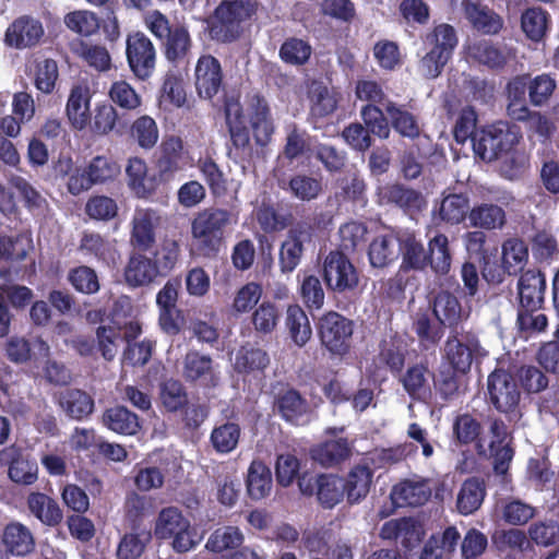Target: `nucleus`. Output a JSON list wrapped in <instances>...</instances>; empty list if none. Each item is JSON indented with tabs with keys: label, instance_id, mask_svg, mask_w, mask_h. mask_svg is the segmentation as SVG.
Listing matches in <instances>:
<instances>
[{
	"label": "nucleus",
	"instance_id": "69168bd1",
	"mask_svg": "<svg viewBox=\"0 0 559 559\" xmlns=\"http://www.w3.org/2000/svg\"><path fill=\"white\" fill-rule=\"evenodd\" d=\"M300 469L299 460L290 453L280 454L275 462V477L277 483L283 487L290 486Z\"/></svg>",
	"mask_w": 559,
	"mask_h": 559
},
{
	"label": "nucleus",
	"instance_id": "2f4dec72",
	"mask_svg": "<svg viewBox=\"0 0 559 559\" xmlns=\"http://www.w3.org/2000/svg\"><path fill=\"white\" fill-rule=\"evenodd\" d=\"M457 35L453 26L442 23L429 32L424 40L427 48L440 52L451 59L457 46Z\"/></svg>",
	"mask_w": 559,
	"mask_h": 559
},
{
	"label": "nucleus",
	"instance_id": "c85d7f7f",
	"mask_svg": "<svg viewBox=\"0 0 559 559\" xmlns=\"http://www.w3.org/2000/svg\"><path fill=\"white\" fill-rule=\"evenodd\" d=\"M273 481L270 468L261 461H252L247 475V490L254 500L270 495Z\"/></svg>",
	"mask_w": 559,
	"mask_h": 559
},
{
	"label": "nucleus",
	"instance_id": "c756f323",
	"mask_svg": "<svg viewBox=\"0 0 559 559\" xmlns=\"http://www.w3.org/2000/svg\"><path fill=\"white\" fill-rule=\"evenodd\" d=\"M285 325L293 342L301 347L311 337L312 330L306 312L298 305H290L286 310Z\"/></svg>",
	"mask_w": 559,
	"mask_h": 559
},
{
	"label": "nucleus",
	"instance_id": "58836bf2",
	"mask_svg": "<svg viewBox=\"0 0 559 559\" xmlns=\"http://www.w3.org/2000/svg\"><path fill=\"white\" fill-rule=\"evenodd\" d=\"M243 539L245 536L237 526L227 525L216 528L210 535L205 548L209 551L219 554L239 547Z\"/></svg>",
	"mask_w": 559,
	"mask_h": 559
},
{
	"label": "nucleus",
	"instance_id": "603ef678",
	"mask_svg": "<svg viewBox=\"0 0 559 559\" xmlns=\"http://www.w3.org/2000/svg\"><path fill=\"white\" fill-rule=\"evenodd\" d=\"M280 320L278 308L271 301H263L252 313L254 330L262 334L272 333Z\"/></svg>",
	"mask_w": 559,
	"mask_h": 559
},
{
	"label": "nucleus",
	"instance_id": "09e8293b",
	"mask_svg": "<svg viewBox=\"0 0 559 559\" xmlns=\"http://www.w3.org/2000/svg\"><path fill=\"white\" fill-rule=\"evenodd\" d=\"M521 27L525 35L534 40H540L547 29V14L539 8H530L522 13Z\"/></svg>",
	"mask_w": 559,
	"mask_h": 559
},
{
	"label": "nucleus",
	"instance_id": "a878e982",
	"mask_svg": "<svg viewBox=\"0 0 559 559\" xmlns=\"http://www.w3.org/2000/svg\"><path fill=\"white\" fill-rule=\"evenodd\" d=\"M400 254V241L393 235L376 237L369 246L368 257L373 267H384Z\"/></svg>",
	"mask_w": 559,
	"mask_h": 559
},
{
	"label": "nucleus",
	"instance_id": "bb28decb",
	"mask_svg": "<svg viewBox=\"0 0 559 559\" xmlns=\"http://www.w3.org/2000/svg\"><path fill=\"white\" fill-rule=\"evenodd\" d=\"M59 404L61 408L74 419H82L94 409L93 399L78 388H68L60 394Z\"/></svg>",
	"mask_w": 559,
	"mask_h": 559
},
{
	"label": "nucleus",
	"instance_id": "cd10ccee",
	"mask_svg": "<svg viewBox=\"0 0 559 559\" xmlns=\"http://www.w3.org/2000/svg\"><path fill=\"white\" fill-rule=\"evenodd\" d=\"M152 540V532L146 528L134 527L126 533L117 547L118 559H138Z\"/></svg>",
	"mask_w": 559,
	"mask_h": 559
},
{
	"label": "nucleus",
	"instance_id": "5701e85b",
	"mask_svg": "<svg viewBox=\"0 0 559 559\" xmlns=\"http://www.w3.org/2000/svg\"><path fill=\"white\" fill-rule=\"evenodd\" d=\"M29 512L43 524L55 526L62 521L63 514L59 504L41 492H31L27 497Z\"/></svg>",
	"mask_w": 559,
	"mask_h": 559
},
{
	"label": "nucleus",
	"instance_id": "4c0bfd02",
	"mask_svg": "<svg viewBox=\"0 0 559 559\" xmlns=\"http://www.w3.org/2000/svg\"><path fill=\"white\" fill-rule=\"evenodd\" d=\"M157 274V265L144 255H133L124 271L126 281L131 286L151 283Z\"/></svg>",
	"mask_w": 559,
	"mask_h": 559
},
{
	"label": "nucleus",
	"instance_id": "aec40b11",
	"mask_svg": "<svg viewBox=\"0 0 559 559\" xmlns=\"http://www.w3.org/2000/svg\"><path fill=\"white\" fill-rule=\"evenodd\" d=\"M248 115L257 143L265 145L273 133V123L270 119L265 99L259 95L251 96L248 105Z\"/></svg>",
	"mask_w": 559,
	"mask_h": 559
},
{
	"label": "nucleus",
	"instance_id": "8fccbe9b",
	"mask_svg": "<svg viewBox=\"0 0 559 559\" xmlns=\"http://www.w3.org/2000/svg\"><path fill=\"white\" fill-rule=\"evenodd\" d=\"M111 102L124 110H135L141 106L139 93L126 81H116L109 88Z\"/></svg>",
	"mask_w": 559,
	"mask_h": 559
},
{
	"label": "nucleus",
	"instance_id": "a18cd8bd",
	"mask_svg": "<svg viewBox=\"0 0 559 559\" xmlns=\"http://www.w3.org/2000/svg\"><path fill=\"white\" fill-rule=\"evenodd\" d=\"M131 138L144 150L155 146L158 141V128L155 120L150 116H141L131 126Z\"/></svg>",
	"mask_w": 559,
	"mask_h": 559
},
{
	"label": "nucleus",
	"instance_id": "bf43d9fd",
	"mask_svg": "<svg viewBox=\"0 0 559 559\" xmlns=\"http://www.w3.org/2000/svg\"><path fill=\"white\" fill-rule=\"evenodd\" d=\"M86 171L93 185L114 179L120 173L119 165L105 156H96L88 164Z\"/></svg>",
	"mask_w": 559,
	"mask_h": 559
},
{
	"label": "nucleus",
	"instance_id": "dca6fc26",
	"mask_svg": "<svg viewBox=\"0 0 559 559\" xmlns=\"http://www.w3.org/2000/svg\"><path fill=\"white\" fill-rule=\"evenodd\" d=\"M546 278L536 270H527L518 281V296L523 309L539 310L544 304Z\"/></svg>",
	"mask_w": 559,
	"mask_h": 559
},
{
	"label": "nucleus",
	"instance_id": "c03bdc74",
	"mask_svg": "<svg viewBox=\"0 0 559 559\" xmlns=\"http://www.w3.org/2000/svg\"><path fill=\"white\" fill-rule=\"evenodd\" d=\"M385 111L392 121L393 128L403 136L415 138L419 134V127L415 117L393 102L385 103Z\"/></svg>",
	"mask_w": 559,
	"mask_h": 559
},
{
	"label": "nucleus",
	"instance_id": "473e14b6",
	"mask_svg": "<svg viewBox=\"0 0 559 559\" xmlns=\"http://www.w3.org/2000/svg\"><path fill=\"white\" fill-rule=\"evenodd\" d=\"M485 498V487L477 478L465 480L457 493L456 508L463 515L474 513L479 509Z\"/></svg>",
	"mask_w": 559,
	"mask_h": 559
},
{
	"label": "nucleus",
	"instance_id": "de8ad7c7",
	"mask_svg": "<svg viewBox=\"0 0 559 559\" xmlns=\"http://www.w3.org/2000/svg\"><path fill=\"white\" fill-rule=\"evenodd\" d=\"M64 24L69 29L82 36H91L99 28L97 15L87 10H78L68 13L64 16Z\"/></svg>",
	"mask_w": 559,
	"mask_h": 559
},
{
	"label": "nucleus",
	"instance_id": "680f3d73",
	"mask_svg": "<svg viewBox=\"0 0 559 559\" xmlns=\"http://www.w3.org/2000/svg\"><path fill=\"white\" fill-rule=\"evenodd\" d=\"M117 118V111L111 105L99 104L94 109V116L93 118L91 117L88 127L92 132L105 135L114 130Z\"/></svg>",
	"mask_w": 559,
	"mask_h": 559
},
{
	"label": "nucleus",
	"instance_id": "774afa93",
	"mask_svg": "<svg viewBox=\"0 0 559 559\" xmlns=\"http://www.w3.org/2000/svg\"><path fill=\"white\" fill-rule=\"evenodd\" d=\"M531 539L539 546L548 547L559 540V524L556 521H539L528 528Z\"/></svg>",
	"mask_w": 559,
	"mask_h": 559
},
{
	"label": "nucleus",
	"instance_id": "ea45409f",
	"mask_svg": "<svg viewBox=\"0 0 559 559\" xmlns=\"http://www.w3.org/2000/svg\"><path fill=\"white\" fill-rule=\"evenodd\" d=\"M428 249V264L436 273L447 274L452 261L448 237L444 234H437L429 240Z\"/></svg>",
	"mask_w": 559,
	"mask_h": 559
},
{
	"label": "nucleus",
	"instance_id": "423d86ee",
	"mask_svg": "<svg viewBox=\"0 0 559 559\" xmlns=\"http://www.w3.org/2000/svg\"><path fill=\"white\" fill-rule=\"evenodd\" d=\"M127 59L131 71L141 80L153 73L156 51L151 39L143 33H134L127 38Z\"/></svg>",
	"mask_w": 559,
	"mask_h": 559
},
{
	"label": "nucleus",
	"instance_id": "f3484780",
	"mask_svg": "<svg viewBox=\"0 0 559 559\" xmlns=\"http://www.w3.org/2000/svg\"><path fill=\"white\" fill-rule=\"evenodd\" d=\"M431 496V488L426 479H405L395 485L390 493L394 507L421 506Z\"/></svg>",
	"mask_w": 559,
	"mask_h": 559
},
{
	"label": "nucleus",
	"instance_id": "f704fd0d",
	"mask_svg": "<svg viewBox=\"0 0 559 559\" xmlns=\"http://www.w3.org/2000/svg\"><path fill=\"white\" fill-rule=\"evenodd\" d=\"M103 421L108 429L122 435H135L140 428L138 416L122 406L108 408Z\"/></svg>",
	"mask_w": 559,
	"mask_h": 559
},
{
	"label": "nucleus",
	"instance_id": "c9c22d12",
	"mask_svg": "<svg viewBox=\"0 0 559 559\" xmlns=\"http://www.w3.org/2000/svg\"><path fill=\"white\" fill-rule=\"evenodd\" d=\"M433 313L441 324L452 326L464 318V311L455 296L440 292L433 300Z\"/></svg>",
	"mask_w": 559,
	"mask_h": 559
},
{
	"label": "nucleus",
	"instance_id": "e2e57ef3",
	"mask_svg": "<svg viewBox=\"0 0 559 559\" xmlns=\"http://www.w3.org/2000/svg\"><path fill=\"white\" fill-rule=\"evenodd\" d=\"M212 360L209 356L191 352L186 355L183 364V374L189 381L205 379L211 374Z\"/></svg>",
	"mask_w": 559,
	"mask_h": 559
},
{
	"label": "nucleus",
	"instance_id": "6e6d98bb",
	"mask_svg": "<svg viewBox=\"0 0 559 559\" xmlns=\"http://www.w3.org/2000/svg\"><path fill=\"white\" fill-rule=\"evenodd\" d=\"M503 264L509 273L521 270L528 258L526 245L520 239H509L503 243Z\"/></svg>",
	"mask_w": 559,
	"mask_h": 559
},
{
	"label": "nucleus",
	"instance_id": "f8f14e48",
	"mask_svg": "<svg viewBox=\"0 0 559 559\" xmlns=\"http://www.w3.org/2000/svg\"><path fill=\"white\" fill-rule=\"evenodd\" d=\"M222 83L221 62L212 55H202L194 69V85L199 96L211 99L219 92Z\"/></svg>",
	"mask_w": 559,
	"mask_h": 559
},
{
	"label": "nucleus",
	"instance_id": "9b49d317",
	"mask_svg": "<svg viewBox=\"0 0 559 559\" xmlns=\"http://www.w3.org/2000/svg\"><path fill=\"white\" fill-rule=\"evenodd\" d=\"M312 238V228L307 223H299L289 229L280 250V265L283 273L293 272L300 263L306 243Z\"/></svg>",
	"mask_w": 559,
	"mask_h": 559
},
{
	"label": "nucleus",
	"instance_id": "49530a36",
	"mask_svg": "<svg viewBox=\"0 0 559 559\" xmlns=\"http://www.w3.org/2000/svg\"><path fill=\"white\" fill-rule=\"evenodd\" d=\"M239 438V426L234 423H227L213 429L211 433V443L216 452L226 454L236 449Z\"/></svg>",
	"mask_w": 559,
	"mask_h": 559
},
{
	"label": "nucleus",
	"instance_id": "72a5a7b5",
	"mask_svg": "<svg viewBox=\"0 0 559 559\" xmlns=\"http://www.w3.org/2000/svg\"><path fill=\"white\" fill-rule=\"evenodd\" d=\"M9 183L22 198L28 211L37 215L45 212L47 209L46 199L26 178L12 174L9 177Z\"/></svg>",
	"mask_w": 559,
	"mask_h": 559
},
{
	"label": "nucleus",
	"instance_id": "e433bc0d",
	"mask_svg": "<svg viewBox=\"0 0 559 559\" xmlns=\"http://www.w3.org/2000/svg\"><path fill=\"white\" fill-rule=\"evenodd\" d=\"M192 47V39L185 25H176L166 37L165 56L171 62L182 61L187 58Z\"/></svg>",
	"mask_w": 559,
	"mask_h": 559
},
{
	"label": "nucleus",
	"instance_id": "39448f33",
	"mask_svg": "<svg viewBox=\"0 0 559 559\" xmlns=\"http://www.w3.org/2000/svg\"><path fill=\"white\" fill-rule=\"evenodd\" d=\"M298 488L304 496H317L319 503L326 509L338 504L344 497L343 479L335 475H313L305 472L298 477Z\"/></svg>",
	"mask_w": 559,
	"mask_h": 559
},
{
	"label": "nucleus",
	"instance_id": "4be33fe9",
	"mask_svg": "<svg viewBox=\"0 0 559 559\" xmlns=\"http://www.w3.org/2000/svg\"><path fill=\"white\" fill-rule=\"evenodd\" d=\"M463 5L467 20L477 31L495 35L502 29L503 20L492 10L469 0L464 1Z\"/></svg>",
	"mask_w": 559,
	"mask_h": 559
},
{
	"label": "nucleus",
	"instance_id": "a211bd4d",
	"mask_svg": "<svg viewBox=\"0 0 559 559\" xmlns=\"http://www.w3.org/2000/svg\"><path fill=\"white\" fill-rule=\"evenodd\" d=\"M405 345L402 340L392 338L389 342L384 341L381 352L380 361L385 364V367H380L376 370H369L370 381L373 384H380L388 381L386 373L399 371L404 364Z\"/></svg>",
	"mask_w": 559,
	"mask_h": 559
},
{
	"label": "nucleus",
	"instance_id": "20e7f679",
	"mask_svg": "<svg viewBox=\"0 0 559 559\" xmlns=\"http://www.w3.org/2000/svg\"><path fill=\"white\" fill-rule=\"evenodd\" d=\"M518 140L516 132L500 121L477 131L472 139V145L477 156L485 162H491L509 152Z\"/></svg>",
	"mask_w": 559,
	"mask_h": 559
},
{
	"label": "nucleus",
	"instance_id": "4d7b16f0",
	"mask_svg": "<svg viewBox=\"0 0 559 559\" xmlns=\"http://www.w3.org/2000/svg\"><path fill=\"white\" fill-rule=\"evenodd\" d=\"M360 116L369 132L381 139L389 138L390 128L388 119L380 107L376 105H366L361 108Z\"/></svg>",
	"mask_w": 559,
	"mask_h": 559
},
{
	"label": "nucleus",
	"instance_id": "6ab92c4d",
	"mask_svg": "<svg viewBox=\"0 0 559 559\" xmlns=\"http://www.w3.org/2000/svg\"><path fill=\"white\" fill-rule=\"evenodd\" d=\"M127 185L135 197L144 199L156 189L155 176H150L146 163L140 157L128 159L126 167Z\"/></svg>",
	"mask_w": 559,
	"mask_h": 559
},
{
	"label": "nucleus",
	"instance_id": "4468645a",
	"mask_svg": "<svg viewBox=\"0 0 559 559\" xmlns=\"http://www.w3.org/2000/svg\"><path fill=\"white\" fill-rule=\"evenodd\" d=\"M44 35L40 21L28 15L16 19L7 29L4 41L8 46L23 49L38 44Z\"/></svg>",
	"mask_w": 559,
	"mask_h": 559
},
{
	"label": "nucleus",
	"instance_id": "13d9d810",
	"mask_svg": "<svg viewBox=\"0 0 559 559\" xmlns=\"http://www.w3.org/2000/svg\"><path fill=\"white\" fill-rule=\"evenodd\" d=\"M98 349L106 360H111L122 343L120 328L99 326L96 331Z\"/></svg>",
	"mask_w": 559,
	"mask_h": 559
},
{
	"label": "nucleus",
	"instance_id": "412c9836",
	"mask_svg": "<svg viewBox=\"0 0 559 559\" xmlns=\"http://www.w3.org/2000/svg\"><path fill=\"white\" fill-rule=\"evenodd\" d=\"M471 211L469 199L463 193H450L442 198L439 205L433 209V216L440 222L456 225L468 217Z\"/></svg>",
	"mask_w": 559,
	"mask_h": 559
},
{
	"label": "nucleus",
	"instance_id": "0eeeda50",
	"mask_svg": "<svg viewBox=\"0 0 559 559\" xmlns=\"http://www.w3.org/2000/svg\"><path fill=\"white\" fill-rule=\"evenodd\" d=\"M323 275L328 286L338 293L354 289L358 284V274L354 265L340 251H331L325 257Z\"/></svg>",
	"mask_w": 559,
	"mask_h": 559
},
{
	"label": "nucleus",
	"instance_id": "7ed1b4c3",
	"mask_svg": "<svg viewBox=\"0 0 559 559\" xmlns=\"http://www.w3.org/2000/svg\"><path fill=\"white\" fill-rule=\"evenodd\" d=\"M230 215L225 210H209L200 213L192 222V237L195 246L204 255L218 251L223 229L229 223Z\"/></svg>",
	"mask_w": 559,
	"mask_h": 559
},
{
	"label": "nucleus",
	"instance_id": "1a4fd4ad",
	"mask_svg": "<svg viewBox=\"0 0 559 559\" xmlns=\"http://www.w3.org/2000/svg\"><path fill=\"white\" fill-rule=\"evenodd\" d=\"M468 59L490 69H501L515 58V50L507 44H495L488 39H475L465 45Z\"/></svg>",
	"mask_w": 559,
	"mask_h": 559
},
{
	"label": "nucleus",
	"instance_id": "6e6552de",
	"mask_svg": "<svg viewBox=\"0 0 559 559\" xmlns=\"http://www.w3.org/2000/svg\"><path fill=\"white\" fill-rule=\"evenodd\" d=\"M162 216L156 210L136 207L131 219L130 243L139 251H150L156 241V229Z\"/></svg>",
	"mask_w": 559,
	"mask_h": 559
},
{
	"label": "nucleus",
	"instance_id": "37998d69",
	"mask_svg": "<svg viewBox=\"0 0 559 559\" xmlns=\"http://www.w3.org/2000/svg\"><path fill=\"white\" fill-rule=\"evenodd\" d=\"M269 364L267 354L253 347H241L235 357L234 367L237 372L249 374L265 368Z\"/></svg>",
	"mask_w": 559,
	"mask_h": 559
},
{
	"label": "nucleus",
	"instance_id": "3c124183",
	"mask_svg": "<svg viewBox=\"0 0 559 559\" xmlns=\"http://www.w3.org/2000/svg\"><path fill=\"white\" fill-rule=\"evenodd\" d=\"M556 90V80L547 73L528 76V97L534 106L545 105Z\"/></svg>",
	"mask_w": 559,
	"mask_h": 559
},
{
	"label": "nucleus",
	"instance_id": "0e129e2a",
	"mask_svg": "<svg viewBox=\"0 0 559 559\" xmlns=\"http://www.w3.org/2000/svg\"><path fill=\"white\" fill-rule=\"evenodd\" d=\"M480 424L468 414L459 415L453 421V435L461 444H468L477 440L480 433Z\"/></svg>",
	"mask_w": 559,
	"mask_h": 559
},
{
	"label": "nucleus",
	"instance_id": "b1692460",
	"mask_svg": "<svg viewBox=\"0 0 559 559\" xmlns=\"http://www.w3.org/2000/svg\"><path fill=\"white\" fill-rule=\"evenodd\" d=\"M2 540L7 550L14 556H25L29 554L35 546L32 532L28 527L19 522L7 525Z\"/></svg>",
	"mask_w": 559,
	"mask_h": 559
},
{
	"label": "nucleus",
	"instance_id": "2eb2a0df",
	"mask_svg": "<svg viewBox=\"0 0 559 559\" xmlns=\"http://www.w3.org/2000/svg\"><path fill=\"white\" fill-rule=\"evenodd\" d=\"M91 91L87 85L76 84L70 90L66 105V115L71 127L82 131L91 122Z\"/></svg>",
	"mask_w": 559,
	"mask_h": 559
},
{
	"label": "nucleus",
	"instance_id": "9d476101",
	"mask_svg": "<svg viewBox=\"0 0 559 559\" xmlns=\"http://www.w3.org/2000/svg\"><path fill=\"white\" fill-rule=\"evenodd\" d=\"M352 334L350 321L336 312H329L320 321L321 342L331 353L344 354Z\"/></svg>",
	"mask_w": 559,
	"mask_h": 559
},
{
	"label": "nucleus",
	"instance_id": "f03ea898",
	"mask_svg": "<svg viewBox=\"0 0 559 559\" xmlns=\"http://www.w3.org/2000/svg\"><path fill=\"white\" fill-rule=\"evenodd\" d=\"M252 13L253 7L249 0H223L209 21L211 39L222 44L236 41L243 32V23Z\"/></svg>",
	"mask_w": 559,
	"mask_h": 559
},
{
	"label": "nucleus",
	"instance_id": "5fc2aeb1",
	"mask_svg": "<svg viewBox=\"0 0 559 559\" xmlns=\"http://www.w3.org/2000/svg\"><path fill=\"white\" fill-rule=\"evenodd\" d=\"M311 51V46L304 39L288 38L283 43L280 56L286 63L301 66L308 61Z\"/></svg>",
	"mask_w": 559,
	"mask_h": 559
},
{
	"label": "nucleus",
	"instance_id": "79ce46f5",
	"mask_svg": "<svg viewBox=\"0 0 559 559\" xmlns=\"http://www.w3.org/2000/svg\"><path fill=\"white\" fill-rule=\"evenodd\" d=\"M348 444L345 440L324 442L311 450V457L322 466H332L347 457Z\"/></svg>",
	"mask_w": 559,
	"mask_h": 559
},
{
	"label": "nucleus",
	"instance_id": "338daca9",
	"mask_svg": "<svg viewBox=\"0 0 559 559\" xmlns=\"http://www.w3.org/2000/svg\"><path fill=\"white\" fill-rule=\"evenodd\" d=\"M289 190L301 201H311L321 192V182L307 175H296L289 180Z\"/></svg>",
	"mask_w": 559,
	"mask_h": 559
},
{
	"label": "nucleus",
	"instance_id": "ddd939ff",
	"mask_svg": "<svg viewBox=\"0 0 559 559\" xmlns=\"http://www.w3.org/2000/svg\"><path fill=\"white\" fill-rule=\"evenodd\" d=\"M444 350L451 366L461 373H465L469 369L474 356L487 354L474 336H466L465 342L456 336L450 337L445 343Z\"/></svg>",
	"mask_w": 559,
	"mask_h": 559
},
{
	"label": "nucleus",
	"instance_id": "393cba45",
	"mask_svg": "<svg viewBox=\"0 0 559 559\" xmlns=\"http://www.w3.org/2000/svg\"><path fill=\"white\" fill-rule=\"evenodd\" d=\"M471 226L492 230L500 229L506 224L504 210L496 204L481 203L471 209L468 213Z\"/></svg>",
	"mask_w": 559,
	"mask_h": 559
},
{
	"label": "nucleus",
	"instance_id": "f257e3e1",
	"mask_svg": "<svg viewBox=\"0 0 559 559\" xmlns=\"http://www.w3.org/2000/svg\"><path fill=\"white\" fill-rule=\"evenodd\" d=\"M153 535L157 540L168 543L176 554L194 550L203 539V534L199 533L197 526L177 507H165L158 512Z\"/></svg>",
	"mask_w": 559,
	"mask_h": 559
},
{
	"label": "nucleus",
	"instance_id": "a19ab883",
	"mask_svg": "<svg viewBox=\"0 0 559 559\" xmlns=\"http://www.w3.org/2000/svg\"><path fill=\"white\" fill-rule=\"evenodd\" d=\"M371 479L372 473L366 466H356L350 471L346 481L344 483L345 490L347 491V498L350 503L358 502L367 496L370 489Z\"/></svg>",
	"mask_w": 559,
	"mask_h": 559
},
{
	"label": "nucleus",
	"instance_id": "7c9ffc66",
	"mask_svg": "<svg viewBox=\"0 0 559 559\" xmlns=\"http://www.w3.org/2000/svg\"><path fill=\"white\" fill-rule=\"evenodd\" d=\"M400 252L402 253L401 271H420L428 265V254L424 245L413 235H407L400 241Z\"/></svg>",
	"mask_w": 559,
	"mask_h": 559
},
{
	"label": "nucleus",
	"instance_id": "052dcab7",
	"mask_svg": "<svg viewBox=\"0 0 559 559\" xmlns=\"http://www.w3.org/2000/svg\"><path fill=\"white\" fill-rule=\"evenodd\" d=\"M9 477L20 485H33L38 478V466L26 457L14 459L9 466Z\"/></svg>",
	"mask_w": 559,
	"mask_h": 559
},
{
	"label": "nucleus",
	"instance_id": "864d4df0",
	"mask_svg": "<svg viewBox=\"0 0 559 559\" xmlns=\"http://www.w3.org/2000/svg\"><path fill=\"white\" fill-rule=\"evenodd\" d=\"M518 329L522 337L528 338L547 328V317L538 310L523 309L518 313Z\"/></svg>",
	"mask_w": 559,
	"mask_h": 559
}]
</instances>
